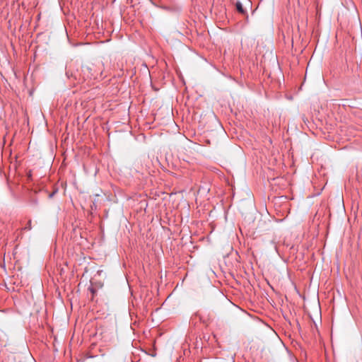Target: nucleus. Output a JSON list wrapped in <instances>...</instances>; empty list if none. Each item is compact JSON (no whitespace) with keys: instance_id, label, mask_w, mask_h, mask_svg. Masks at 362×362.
<instances>
[{"instance_id":"f257e3e1","label":"nucleus","mask_w":362,"mask_h":362,"mask_svg":"<svg viewBox=\"0 0 362 362\" xmlns=\"http://www.w3.org/2000/svg\"><path fill=\"white\" fill-rule=\"evenodd\" d=\"M235 8H236L237 11L239 13H240L243 16H246L247 17V12L246 11V9L244 8L243 3H242L240 1H237L235 4Z\"/></svg>"},{"instance_id":"f03ea898","label":"nucleus","mask_w":362,"mask_h":362,"mask_svg":"<svg viewBox=\"0 0 362 362\" xmlns=\"http://www.w3.org/2000/svg\"><path fill=\"white\" fill-rule=\"evenodd\" d=\"M32 229V226H31V220H29L28 221V223L27 225L23 228V230H30Z\"/></svg>"},{"instance_id":"7ed1b4c3","label":"nucleus","mask_w":362,"mask_h":362,"mask_svg":"<svg viewBox=\"0 0 362 362\" xmlns=\"http://www.w3.org/2000/svg\"><path fill=\"white\" fill-rule=\"evenodd\" d=\"M88 291L91 293L92 298H93L94 297V296H95V293H96V289L94 288L93 286H90L88 288Z\"/></svg>"},{"instance_id":"20e7f679","label":"nucleus","mask_w":362,"mask_h":362,"mask_svg":"<svg viewBox=\"0 0 362 362\" xmlns=\"http://www.w3.org/2000/svg\"><path fill=\"white\" fill-rule=\"evenodd\" d=\"M57 192V189L54 190L52 193L49 194V198H52Z\"/></svg>"},{"instance_id":"39448f33","label":"nucleus","mask_w":362,"mask_h":362,"mask_svg":"<svg viewBox=\"0 0 362 362\" xmlns=\"http://www.w3.org/2000/svg\"><path fill=\"white\" fill-rule=\"evenodd\" d=\"M86 70L90 71V70H91V69L90 67H88V66H84L83 67V71H85Z\"/></svg>"},{"instance_id":"423d86ee","label":"nucleus","mask_w":362,"mask_h":362,"mask_svg":"<svg viewBox=\"0 0 362 362\" xmlns=\"http://www.w3.org/2000/svg\"><path fill=\"white\" fill-rule=\"evenodd\" d=\"M244 1H245V4H247V5H248V6H250V0H244Z\"/></svg>"},{"instance_id":"0eeeda50","label":"nucleus","mask_w":362,"mask_h":362,"mask_svg":"<svg viewBox=\"0 0 362 362\" xmlns=\"http://www.w3.org/2000/svg\"><path fill=\"white\" fill-rule=\"evenodd\" d=\"M92 76H93V74H90V76L89 77H90V78H91Z\"/></svg>"}]
</instances>
